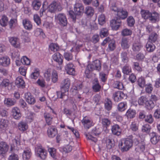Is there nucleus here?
<instances>
[{
  "label": "nucleus",
  "instance_id": "nucleus-13",
  "mask_svg": "<svg viewBox=\"0 0 160 160\" xmlns=\"http://www.w3.org/2000/svg\"><path fill=\"white\" fill-rule=\"evenodd\" d=\"M121 21L119 20H112L110 22V25L114 30H118L121 25Z\"/></svg>",
  "mask_w": 160,
  "mask_h": 160
},
{
  "label": "nucleus",
  "instance_id": "nucleus-6",
  "mask_svg": "<svg viewBox=\"0 0 160 160\" xmlns=\"http://www.w3.org/2000/svg\"><path fill=\"white\" fill-rule=\"evenodd\" d=\"M48 11L51 12H55L57 9L58 11H61L62 8L56 2H53L48 6Z\"/></svg>",
  "mask_w": 160,
  "mask_h": 160
},
{
  "label": "nucleus",
  "instance_id": "nucleus-59",
  "mask_svg": "<svg viewBox=\"0 0 160 160\" xmlns=\"http://www.w3.org/2000/svg\"><path fill=\"white\" fill-rule=\"evenodd\" d=\"M21 62L23 64L29 65L30 64V61L26 56H24L21 59Z\"/></svg>",
  "mask_w": 160,
  "mask_h": 160
},
{
  "label": "nucleus",
  "instance_id": "nucleus-40",
  "mask_svg": "<svg viewBox=\"0 0 160 160\" xmlns=\"http://www.w3.org/2000/svg\"><path fill=\"white\" fill-rule=\"evenodd\" d=\"M122 71L124 74L128 75L131 72V68L128 64H126L123 67Z\"/></svg>",
  "mask_w": 160,
  "mask_h": 160
},
{
  "label": "nucleus",
  "instance_id": "nucleus-8",
  "mask_svg": "<svg viewBox=\"0 0 160 160\" xmlns=\"http://www.w3.org/2000/svg\"><path fill=\"white\" fill-rule=\"evenodd\" d=\"M124 93L121 91H118L113 93V98L115 102L120 101L125 97Z\"/></svg>",
  "mask_w": 160,
  "mask_h": 160
},
{
  "label": "nucleus",
  "instance_id": "nucleus-20",
  "mask_svg": "<svg viewBox=\"0 0 160 160\" xmlns=\"http://www.w3.org/2000/svg\"><path fill=\"white\" fill-rule=\"evenodd\" d=\"M111 130L113 134L117 136L119 135L121 132L120 127L119 125L117 124L113 125L112 127Z\"/></svg>",
  "mask_w": 160,
  "mask_h": 160
},
{
  "label": "nucleus",
  "instance_id": "nucleus-17",
  "mask_svg": "<svg viewBox=\"0 0 160 160\" xmlns=\"http://www.w3.org/2000/svg\"><path fill=\"white\" fill-rule=\"evenodd\" d=\"M9 146L6 142H0V154H5L8 150Z\"/></svg>",
  "mask_w": 160,
  "mask_h": 160
},
{
  "label": "nucleus",
  "instance_id": "nucleus-42",
  "mask_svg": "<svg viewBox=\"0 0 160 160\" xmlns=\"http://www.w3.org/2000/svg\"><path fill=\"white\" fill-rule=\"evenodd\" d=\"M16 103V101L9 98L6 99L4 100V103L8 106H11L14 105Z\"/></svg>",
  "mask_w": 160,
  "mask_h": 160
},
{
  "label": "nucleus",
  "instance_id": "nucleus-61",
  "mask_svg": "<svg viewBox=\"0 0 160 160\" xmlns=\"http://www.w3.org/2000/svg\"><path fill=\"white\" fill-rule=\"evenodd\" d=\"M10 84L9 80L8 79H5L3 80L1 83L0 86L2 87H6L8 86Z\"/></svg>",
  "mask_w": 160,
  "mask_h": 160
},
{
  "label": "nucleus",
  "instance_id": "nucleus-31",
  "mask_svg": "<svg viewBox=\"0 0 160 160\" xmlns=\"http://www.w3.org/2000/svg\"><path fill=\"white\" fill-rule=\"evenodd\" d=\"M44 116L47 124L49 125L51 124L52 121V117L49 113H45Z\"/></svg>",
  "mask_w": 160,
  "mask_h": 160
},
{
  "label": "nucleus",
  "instance_id": "nucleus-50",
  "mask_svg": "<svg viewBox=\"0 0 160 160\" xmlns=\"http://www.w3.org/2000/svg\"><path fill=\"white\" fill-rule=\"evenodd\" d=\"M115 48L116 45L115 41L113 40H110L108 44V48L111 51H112L115 49Z\"/></svg>",
  "mask_w": 160,
  "mask_h": 160
},
{
  "label": "nucleus",
  "instance_id": "nucleus-44",
  "mask_svg": "<svg viewBox=\"0 0 160 160\" xmlns=\"http://www.w3.org/2000/svg\"><path fill=\"white\" fill-rule=\"evenodd\" d=\"M94 80L96 82V83L93 85L92 86V89L95 92H99L100 91L101 86L98 83L97 79H95Z\"/></svg>",
  "mask_w": 160,
  "mask_h": 160
},
{
  "label": "nucleus",
  "instance_id": "nucleus-2",
  "mask_svg": "<svg viewBox=\"0 0 160 160\" xmlns=\"http://www.w3.org/2000/svg\"><path fill=\"white\" fill-rule=\"evenodd\" d=\"M35 152L37 156L44 160L47 156V151L42 148L40 144H37L35 148Z\"/></svg>",
  "mask_w": 160,
  "mask_h": 160
},
{
  "label": "nucleus",
  "instance_id": "nucleus-27",
  "mask_svg": "<svg viewBox=\"0 0 160 160\" xmlns=\"http://www.w3.org/2000/svg\"><path fill=\"white\" fill-rule=\"evenodd\" d=\"M136 114L135 110L129 109L127 111L126 115L128 118H132L135 117Z\"/></svg>",
  "mask_w": 160,
  "mask_h": 160
},
{
  "label": "nucleus",
  "instance_id": "nucleus-23",
  "mask_svg": "<svg viewBox=\"0 0 160 160\" xmlns=\"http://www.w3.org/2000/svg\"><path fill=\"white\" fill-rule=\"evenodd\" d=\"M41 5V2L39 0H34L32 3L33 8L35 10H38Z\"/></svg>",
  "mask_w": 160,
  "mask_h": 160
},
{
  "label": "nucleus",
  "instance_id": "nucleus-11",
  "mask_svg": "<svg viewBox=\"0 0 160 160\" xmlns=\"http://www.w3.org/2000/svg\"><path fill=\"white\" fill-rule=\"evenodd\" d=\"M159 14L158 12H154L151 13L149 20L152 23H155L159 21Z\"/></svg>",
  "mask_w": 160,
  "mask_h": 160
},
{
  "label": "nucleus",
  "instance_id": "nucleus-33",
  "mask_svg": "<svg viewBox=\"0 0 160 160\" xmlns=\"http://www.w3.org/2000/svg\"><path fill=\"white\" fill-rule=\"evenodd\" d=\"M146 48L148 52H152L154 50L155 46L153 43L148 42L146 45Z\"/></svg>",
  "mask_w": 160,
  "mask_h": 160
},
{
  "label": "nucleus",
  "instance_id": "nucleus-51",
  "mask_svg": "<svg viewBox=\"0 0 160 160\" xmlns=\"http://www.w3.org/2000/svg\"><path fill=\"white\" fill-rule=\"evenodd\" d=\"M49 47L50 50L54 52L57 51L59 49L58 45L54 43H51L49 46Z\"/></svg>",
  "mask_w": 160,
  "mask_h": 160
},
{
  "label": "nucleus",
  "instance_id": "nucleus-57",
  "mask_svg": "<svg viewBox=\"0 0 160 160\" xmlns=\"http://www.w3.org/2000/svg\"><path fill=\"white\" fill-rule=\"evenodd\" d=\"M137 148L139 150V151L143 152L145 149V143L143 142L138 143Z\"/></svg>",
  "mask_w": 160,
  "mask_h": 160
},
{
  "label": "nucleus",
  "instance_id": "nucleus-37",
  "mask_svg": "<svg viewBox=\"0 0 160 160\" xmlns=\"http://www.w3.org/2000/svg\"><path fill=\"white\" fill-rule=\"evenodd\" d=\"M108 30L106 28H101L99 32L100 36L102 38L107 37L108 36Z\"/></svg>",
  "mask_w": 160,
  "mask_h": 160
},
{
  "label": "nucleus",
  "instance_id": "nucleus-3",
  "mask_svg": "<svg viewBox=\"0 0 160 160\" xmlns=\"http://www.w3.org/2000/svg\"><path fill=\"white\" fill-rule=\"evenodd\" d=\"M87 68L89 71H92L96 70L99 71L101 70V64L99 60H94L92 64H89L87 67Z\"/></svg>",
  "mask_w": 160,
  "mask_h": 160
},
{
  "label": "nucleus",
  "instance_id": "nucleus-36",
  "mask_svg": "<svg viewBox=\"0 0 160 160\" xmlns=\"http://www.w3.org/2000/svg\"><path fill=\"white\" fill-rule=\"evenodd\" d=\"M151 129L150 126L148 124L143 125L141 128L142 132L147 134H148L150 132Z\"/></svg>",
  "mask_w": 160,
  "mask_h": 160
},
{
  "label": "nucleus",
  "instance_id": "nucleus-19",
  "mask_svg": "<svg viewBox=\"0 0 160 160\" xmlns=\"http://www.w3.org/2000/svg\"><path fill=\"white\" fill-rule=\"evenodd\" d=\"M121 45L122 48L124 49H128L130 46L128 40L125 38H122Z\"/></svg>",
  "mask_w": 160,
  "mask_h": 160
},
{
  "label": "nucleus",
  "instance_id": "nucleus-16",
  "mask_svg": "<svg viewBox=\"0 0 160 160\" xmlns=\"http://www.w3.org/2000/svg\"><path fill=\"white\" fill-rule=\"evenodd\" d=\"M116 14L118 18L124 19L128 16V12L126 10L120 9Z\"/></svg>",
  "mask_w": 160,
  "mask_h": 160
},
{
  "label": "nucleus",
  "instance_id": "nucleus-7",
  "mask_svg": "<svg viewBox=\"0 0 160 160\" xmlns=\"http://www.w3.org/2000/svg\"><path fill=\"white\" fill-rule=\"evenodd\" d=\"M82 122L86 128L88 129L93 125L92 120L87 117L83 118L82 120Z\"/></svg>",
  "mask_w": 160,
  "mask_h": 160
},
{
  "label": "nucleus",
  "instance_id": "nucleus-45",
  "mask_svg": "<svg viewBox=\"0 0 160 160\" xmlns=\"http://www.w3.org/2000/svg\"><path fill=\"white\" fill-rule=\"evenodd\" d=\"M98 22L99 24L102 25L106 22L105 16L103 14H101L98 17Z\"/></svg>",
  "mask_w": 160,
  "mask_h": 160
},
{
  "label": "nucleus",
  "instance_id": "nucleus-63",
  "mask_svg": "<svg viewBox=\"0 0 160 160\" xmlns=\"http://www.w3.org/2000/svg\"><path fill=\"white\" fill-rule=\"evenodd\" d=\"M146 98L144 96L141 97L138 100V103L140 105H143L147 101Z\"/></svg>",
  "mask_w": 160,
  "mask_h": 160
},
{
  "label": "nucleus",
  "instance_id": "nucleus-30",
  "mask_svg": "<svg viewBox=\"0 0 160 160\" xmlns=\"http://www.w3.org/2000/svg\"><path fill=\"white\" fill-rule=\"evenodd\" d=\"M58 79V73L55 70H53L52 72L51 80L52 82L55 83L57 82Z\"/></svg>",
  "mask_w": 160,
  "mask_h": 160
},
{
  "label": "nucleus",
  "instance_id": "nucleus-35",
  "mask_svg": "<svg viewBox=\"0 0 160 160\" xmlns=\"http://www.w3.org/2000/svg\"><path fill=\"white\" fill-rule=\"evenodd\" d=\"M18 128L20 131H23L27 129L28 126L25 122L22 121L19 123Z\"/></svg>",
  "mask_w": 160,
  "mask_h": 160
},
{
  "label": "nucleus",
  "instance_id": "nucleus-26",
  "mask_svg": "<svg viewBox=\"0 0 160 160\" xmlns=\"http://www.w3.org/2000/svg\"><path fill=\"white\" fill-rule=\"evenodd\" d=\"M14 149V148L13 147L12 145L10 150V151L12 152V153L9 157L8 160H18L19 157L18 155L14 153V152H13Z\"/></svg>",
  "mask_w": 160,
  "mask_h": 160
},
{
  "label": "nucleus",
  "instance_id": "nucleus-15",
  "mask_svg": "<svg viewBox=\"0 0 160 160\" xmlns=\"http://www.w3.org/2000/svg\"><path fill=\"white\" fill-rule=\"evenodd\" d=\"M62 57V55L59 52L55 53L53 55V59L58 63L60 66L63 63V61Z\"/></svg>",
  "mask_w": 160,
  "mask_h": 160
},
{
  "label": "nucleus",
  "instance_id": "nucleus-47",
  "mask_svg": "<svg viewBox=\"0 0 160 160\" xmlns=\"http://www.w3.org/2000/svg\"><path fill=\"white\" fill-rule=\"evenodd\" d=\"M15 83L16 85L22 86H24L25 84L24 81L21 77H18L16 78Z\"/></svg>",
  "mask_w": 160,
  "mask_h": 160
},
{
  "label": "nucleus",
  "instance_id": "nucleus-48",
  "mask_svg": "<svg viewBox=\"0 0 160 160\" xmlns=\"http://www.w3.org/2000/svg\"><path fill=\"white\" fill-rule=\"evenodd\" d=\"M113 86L114 88L119 89L122 90L124 88V86L122 83L118 81L115 82Z\"/></svg>",
  "mask_w": 160,
  "mask_h": 160
},
{
  "label": "nucleus",
  "instance_id": "nucleus-14",
  "mask_svg": "<svg viewBox=\"0 0 160 160\" xmlns=\"http://www.w3.org/2000/svg\"><path fill=\"white\" fill-rule=\"evenodd\" d=\"M57 18L59 21V23L63 26L67 24V21L66 16L64 14L62 13L58 14Z\"/></svg>",
  "mask_w": 160,
  "mask_h": 160
},
{
  "label": "nucleus",
  "instance_id": "nucleus-1",
  "mask_svg": "<svg viewBox=\"0 0 160 160\" xmlns=\"http://www.w3.org/2000/svg\"><path fill=\"white\" fill-rule=\"evenodd\" d=\"M132 144L133 136L130 135L127 138L122 139L119 143V146L122 151L126 152L132 147Z\"/></svg>",
  "mask_w": 160,
  "mask_h": 160
},
{
  "label": "nucleus",
  "instance_id": "nucleus-25",
  "mask_svg": "<svg viewBox=\"0 0 160 160\" xmlns=\"http://www.w3.org/2000/svg\"><path fill=\"white\" fill-rule=\"evenodd\" d=\"M82 87V82L77 80H75L72 84V89L75 90L80 89Z\"/></svg>",
  "mask_w": 160,
  "mask_h": 160
},
{
  "label": "nucleus",
  "instance_id": "nucleus-64",
  "mask_svg": "<svg viewBox=\"0 0 160 160\" xmlns=\"http://www.w3.org/2000/svg\"><path fill=\"white\" fill-rule=\"evenodd\" d=\"M145 90L148 93H151L153 90L152 85L150 83L146 84Z\"/></svg>",
  "mask_w": 160,
  "mask_h": 160
},
{
  "label": "nucleus",
  "instance_id": "nucleus-4",
  "mask_svg": "<svg viewBox=\"0 0 160 160\" xmlns=\"http://www.w3.org/2000/svg\"><path fill=\"white\" fill-rule=\"evenodd\" d=\"M84 7L80 3H76L74 6V11L75 14L77 15H82L83 12Z\"/></svg>",
  "mask_w": 160,
  "mask_h": 160
},
{
  "label": "nucleus",
  "instance_id": "nucleus-52",
  "mask_svg": "<svg viewBox=\"0 0 160 160\" xmlns=\"http://www.w3.org/2000/svg\"><path fill=\"white\" fill-rule=\"evenodd\" d=\"M17 23V19L14 18L11 19L8 22L10 28L11 29L13 28Z\"/></svg>",
  "mask_w": 160,
  "mask_h": 160
},
{
  "label": "nucleus",
  "instance_id": "nucleus-55",
  "mask_svg": "<svg viewBox=\"0 0 160 160\" xmlns=\"http://www.w3.org/2000/svg\"><path fill=\"white\" fill-rule=\"evenodd\" d=\"M128 25L130 27L132 26L135 23V20L132 16L129 17L127 19Z\"/></svg>",
  "mask_w": 160,
  "mask_h": 160
},
{
  "label": "nucleus",
  "instance_id": "nucleus-21",
  "mask_svg": "<svg viewBox=\"0 0 160 160\" xmlns=\"http://www.w3.org/2000/svg\"><path fill=\"white\" fill-rule=\"evenodd\" d=\"M142 47L141 43L138 41L134 42L132 45V50L135 52L139 51Z\"/></svg>",
  "mask_w": 160,
  "mask_h": 160
},
{
  "label": "nucleus",
  "instance_id": "nucleus-58",
  "mask_svg": "<svg viewBox=\"0 0 160 160\" xmlns=\"http://www.w3.org/2000/svg\"><path fill=\"white\" fill-rule=\"evenodd\" d=\"M99 40V37L98 34H94L92 37L91 39V41L94 43H96L98 42Z\"/></svg>",
  "mask_w": 160,
  "mask_h": 160
},
{
  "label": "nucleus",
  "instance_id": "nucleus-12",
  "mask_svg": "<svg viewBox=\"0 0 160 160\" xmlns=\"http://www.w3.org/2000/svg\"><path fill=\"white\" fill-rule=\"evenodd\" d=\"M11 112L12 115L15 119H18L21 116L20 110L17 107L13 108Z\"/></svg>",
  "mask_w": 160,
  "mask_h": 160
},
{
  "label": "nucleus",
  "instance_id": "nucleus-28",
  "mask_svg": "<svg viewBox=\"0 0 160 160\" xmlns=\"http://www.w3.org/2000/svg\"><path fill=\"white\" fill-rule=\"evenodd\" d=\"M158 35L155 33H152L148 38V42L153 43H155L157 40Z\"/></svg>",
  "mask_w": 160,
  "mask_h": 160
},
{
  "label": "nucleus",
  "instance_id": "nucleus-34",
  "mask_svg": "<svg viewBox=\"0 0 160 160\" xmlns=\"http://www.w3.org/2000/svg\"><path fill=\"white\" fill-rule=\"evenodd\" d=\"M127 54L126 52H122L121 54L122 61L124 63H127L129 61V58L127 56Z\"/></svg>",
  "mask_w": 160,
  "mask_h": 160
},
{
  "label": "nucleus",
  "instance_id": "nucleus-60",
  "mask_svg": "<svg viewBox=\"0 0 160 160\" xmlns=\"http://www.w3.org/2000/svg\"><path fill=\"white\" fill-rule=\"evenodd\" d=\"M145 121L146 122L150 123H152L153 121V119L152 116L151 114L147 115L145 117Z\"/></svg>",
  "mask_w": 160,
  "mask_h": 160
},
{
  "label": "nucleus",
  "instance_id": "nucleus-49",
  "mask_svg": "<svg viewBox=\"0 0 160 160\" xmlns=\"http://www.w3.org/2000/svg\"><path fill=\"white\" fill-rule=\"evenodd\" d=\"M105 108L108 110H110L112 107V102L111 101L108 99H107L105 101Z\"/></svg>",
  "mask_w": 160,
  "mask_h": 160
},
{
  "label": "nucleus",
  "instance_id": "nucleus-62",
  "mask_svg": "<svg viewBox=\"0 0 160 160\" xmlns=\"http://www.w3.org/2000/svg\"><path fill=\"white\" fill-rule=\"evenodd\" d=\"M99 78L102 82H105L107 80V78L106 74L101 72L99 73Z\"/></svg>",
  "mask_w": 160,
  "mask_h": 160
},
{
  "label": "nucleus",
  "instance_id": "nucleus-22",
  "mask_svg": "<svg viewBox=\"0 0 160 160\" xmlns=\"http://www.w3.org/2000/svg\"><path fill=\"white\" fill-rule=\"evenodd\" d=\"M22 24L25 29L30 30L32 28V25L31 22L27 19H25L22 21Z\"/></svg>",
  "mask_w": 160,
  "mask_h": 160
},
{
  "label": "nucleus",
  "instance_id": "nucleus-32",
  "mask_svg": "<svg viewBox=\"0 0 160 160\" xmlns=\"http://www.w3.org/2000/svg\"><path fill=\"white\" fill-rule=\"evenodd\" d=\"M141 13L142 18L145 19H148L149 20L151 12L148 10H142Z\"/></svg>",
  "mask_w": 160,
  "mask_h": 160
},
{
  "label": "nucleus",
  "instance_id": "nucleus-39",
  "mask_svg": "<svg viewBox=\"0 0 160 160\" xmlns=\"http://www.w3.org/2000/svg\"><path fill=\"white\" fill-rule=\"evenodd\" d=\"M137 82L138 86L141 88H143L145 86L146 83L144 78L142 77L138 79Z\"/></svg>",
  "mask_w": 160,
  "mask_h": 160
},
{
  "label": "nucleus",
  "instance_id": "nucleus-53",
  "mask_svg": "<svg viewBox=\"0 0 160 160\" xmlns=\"http://www.w3.org/2000/svg\"><path fill=\"white\" fill-rule=\"evenodd\" d=\"M8 125V121L4 119H2L0 121V128L2 129L7 127Z\"/></svg>",
  "mask_w": 160,
  "mask_h": 160
},
{
  "label": "nucleus",
  "instance_id": "nucleus-18",
  "mask_svg": "<svg viewBox=\"0 0 160 160\" xmlns=\"http://www.w3.org/2000/svg\"><path fill=\"white\" fill-rule=\"evenodd\" d=\"M48 136L50 138H53L57 134V130L54 126L49 127L48 130Z\"/></svg>",
  "mask_w": 160,
  "mask_h": 160
},
{
  "label": "nucleus",
  "instance_id": "nucleus-56",
  "mask_svg": "<svg viewBox=\"0 0 160 160\" xmlns=\"http://www.w3.org/2000/svg\"><path fill=\"white\" fill-rule=\"evenodd\" d=\"M132 34V31L129 29L126 28L122 30V34L123 36H129Z\"/></svg>",
  "mask_w": 160,
  "mask_h": 160
},
{
  "label": "nucleus",
  "instance_id": "nucleus-9",
  "mask_svg": "<svg viewBox=\"0 0 160 160\" xmlns=\"http://www.w3.org/2000/svg\"><path fill=\"white\" fill-rule=\"evenodd\" d=\"M10 63V59L7 56H3L0 57V65L3 67H7Z\"/></svg>",
  "mask_w": 160,
  "mask_h": 160
},
{
  "label": "nucleus",
  "instance_id": "nucleus-54",
  "mask_svg": "<svg viewBox=\"0 0 160 160\" xmlns=\"http://www.w3.org/2000/svg\"><path fill=\"white\" fill-rule=\"evenodd\" d=\"M51 76V70L50 69H48L44 73V77L47 81H49Z\"/></svg>",
  "mask_w": 160,
  "mask_h": 160
},
{
  "label": "nucleus",
  "instance_id": "nucleus-38",
  "mask_svg": "<svg viewBox=\"0 0 160 160\" xmlns=\"http://www.w3.org/2000/svg\"><path fill=\"white\" fill-rule=\"evenodd\" d=\"M31 156V151L30 149H26L24 150L22 154L24 159L27 160L29 159Z\"/></svg>",
  "mask_w": 160,
  "mask_h": 160
},
{
  "label": "nucleus",
  "instance_id": "nucleus-29",
  "mask_svg": "<svg viewBox=\"0 0 160 160\" xmlns=\"http://www.w3.org/2000/svg\"><path fill=\"white\" fill-rule=\"evenodd\" d=\"M85 13L88 17H91L94 14V10L92 7L87 6L85 8Z\"/></svg>",
  "mask_w": 160,
  "mask_h": 160
},
{
  "label": "nucleus",
  "instance_id": "nucleus-24",
  "mask_svg": "<svg viewBox=\"0 0 160 160\" xmlns=\"http://www.w3.org/2000/svg\"><path fill=\"white\" fill-rule=\"evenodd\" d=\"M9 41L12 45L15 48H18L19 46V43L18 38L15 37H11Z\"/></svg>",
  "mask_w": 160,
  "mask_h": 160
},
{
  "label": "nucleus",
  "instance_id": "nucleus-46",
  "mask_svg": "<svg viewBox=\"0 0 160 160\" xmlns=\"http://www.w3.org/2000/svg\"><path fill=\"white\" fill-rule=\"evenodd\" d=\"M145 105L146 108L149 110L152 109L154 107V102L149 100L145 102Z\"/></svg>",
  "mask_w": 160,
  "mask_h": 160
},
{
  "label": "nucleus",
  "instance_id": "nucleus-41",
  "mask_svg": "<svg viewBox=\"0 0 160 160\" xmlns=\"http://www.w3.org/2000/svg\"><path fill=\"white\" fill-rule=\"evenodd\" d=\"M127 106V103L126 102H121L118 104V109L119 111L122 112L126 109Z\"/></svg>",
  "mask_w": 160,
  "mask_h": 160
},
{
  "label": "nucleus",
  "instance_id": "nucleus-43",
  "mask_svg": "<svg viewBox=\"0 0 160 160\" xmlns=\"http://www.w3.org/2000/svg\"><path fill=\"white\" fill-rule=\"evenodd\" d=\"M8 21V18L5 15H3L0 20V24L3 27L6 26Z\"/></svg>",
  "mask_w": 160,
  "mask_h": 160
},
{
  "label": "nucleus",
  "instance_id": "nucleus-5",
  "mask_svg": "<svg viewBox=\"0 0 160 160\" xmlns=\"http://www.w3.org/2000/svg\"><path fill=\"white\" fill-rule=\"evenodd\" d=\"M70 86V79L68 78L65 79L61 84V89L64 92H68Z\"/></svg>",
  "mask_w": 160,
  "mask_h": 160
},
{
  "label": "nucleus",
  "instance_id": "nucleus-10",
  "mask_svg": "<svg viewBox=\"0 0 160 160\" xmlns=\"http://www.w3.org/2000/svg\"><path fill=\"white\" fill-rule=\"evenodd\" d=\"M25 98L27 102L30 104H33L35 102V98L29 92L25 94Z\"/></svg>",
  "mask_w": 160,
  "mask_h": 160
}]
</instances>
